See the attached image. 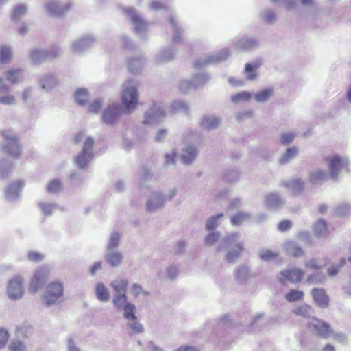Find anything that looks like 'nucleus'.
<instances>
[{"label": "nucleus", "instance_id": "nucleus-1", "mask_svg": "<svg viewBox=\"0 0 351 351\" xmlns=\"http://www.w3.org/2000/svg\"><path fill=\"white\" fill-rule=\"evenodd\" d=\"M188 108L187 104L182 101H173L167 109L162 104H154L145 112L143 123L145 125H156L168 114L187 113Z\"/></svg>", "mask_w": 351, "mask_h": 351}, {"label": "nucleus", "instance_id": "nucleus-2", "mask_svg": "<svg viewBox=\"0 0 351 351\" xmlns=\"http://www.w3.org/2000/svg\"><path fill=\"white\" fill-rule=\"evenodd\" d=\"M120 99L128 114H131L137 110L139 105L137 82L128 80L123 83L120 92Z\"/></svg>", "mask_w": 351, "mask_h": 351}, {"label": "nucleus", "instance_id": "nucleus-3", "mask_svg": "<svg viewBox=\"0 0 351 351\" xmlns=\"http://www.w3.org/2000/svg\"><path fill=\"white\" fill-rule=\"evenodd\" d=\"M74 140L75 143H82V149L76 156L75 163L79 168L84 169L93 159L92 148L94 140L91 136L87 135L84 131L78 132L75 134Z\"/></svg>", "mask_w": 351, "mask_h": 351}, {"label": "nucleus", "instance_id": "nucleus-4", "mask_svg": "<svg viewBox=\"0 0 351 351\" xmlns=\"http://www.w3.org/2000/svg\"><path fill=\"white\" fill-rule=\"evenodd\" d=\"M43 305L50 307L62 302L64 298V286L61 281L55 280L48 283L42 295Z\"/></svg>", "mask_w": 351, "mask_h": 351}, {"label": "nucleus", "instance_id": "nucleus-5", "mask_svg": "<svg viewBox=\"0 0 351 351\" xmlns=\"http://www.w3.org/2000/svg\"><path fill=\"white\" fill-rule=\"evenodd\" d=\"M223 243V249L226 250L225 259L229 263L234 262L244 250V243L239 240V234H230Z\"/></svg>", "mask_w": 351, "mask_h": 351}, {"label": "nucleus", "instance_id": "nucleus-6", "mask_svg": "<svg viewBox=\"0 0 351 351\" xmlns=\"http://www.w3.org/2000/svg\"><path fill=\"white\" fill-rule=\"evenodd\" d=\"M3 142L1 150L13 159H18L21 155V149L17 135L12 130H4L1 132Z\"/></svg>", "mask_w": 351, "mask_h": 351}, {"label": "nucleus", "instance_id": "nucleus-7", "mask_svg": "<svg viewBox=\"0 0 351 351\" xmlns=\"http://www.w3.org/2000/svg\"><path fill=\"white\" fill-rule=\"evenodd\" d=\"M324 160L328 167L330 175L332 178L339 176L340 172L349 165V159L346 156L329 155L325 157Z\"/></svg>", "mask_w": 351, "mask_h": 351}, {"label": "nucleus", "instance_id": "nucleus-8", "mask_svg": "<svg viewBox=\"0 0 351 351\" xmlns=\"http://www.w3.org/2000/svg\"><path fill=\"white\" fill-rule=\"evenodd\" d=\"M23 282V277L19 275L12 277L8 281L7 294L10 300H17L22 298L24 293Z\"/></svg>", "mask_w": 351, "mask_h": 351}, {"label": "nucleus", "instance_id": "nucleus-9", "mask_svg": "<svg viewBox=\"0 0 351 351\" xmlns=\"http://www.w3.org/2000/svg\"><path fill=\"white\" fill-rule=\"evenodd\" d=\"M197 139V136H193L191 138L192 143H189L191 138L188 136L184 137L185 146L180 154L181 160L184 164H191L197 157L198 153L197 148L195 145Z\"/></svg>", "mask_w": 351, "mask_h": 351}, {"label": "nucleus", "instance_id": "nucleus-10", "mask_svg": "<svg viewBox=\"0 0 351 351\" xmlns=\"http://www.w3.org/2000/svg\"><path fill=\"white\" fill-rule=\"evenodd\" d=\"M305 272L298 267H288L281 271L278 276L279 282L284 283L289 282L292 284L300 282L304 276Z\"/></svg>", "mask_w": 351, "mask_h": 351}, {"label": "nucleus", "instance_id": "nucleus-11", "mask_svg": "<svg viewBox=\"0 0 351 351\" xmlns=\"http://www.w3.org/2000/svg\"><path fill=\"white\" fill-rule=\"evenodd\" d=\"M49 271V268L47 266L39 267L34 271L29 282V289L30 292L35 293L41 288Z\"/></svg>", "mask_w": 351, "mask_h": 351}, {"label": "nucleus", "instance_id": "nucleus-12", "mask_svg": "<svg viewBox=\"0 0 351 351\" xmlns=\"http://www.w3.org/2000/svg\"><path fill=\"white\" fill-rule=\"evenodd\" d=\"M112 302L117 309L123 312V316L130 314L132 311H136L135 304L128 300L126 293L113 294Z\"/></svg>", "mask_w": 351, "mask_h": 351}, {"label": "nucleus", "instance_id": "nucleus-13", "mask_svg": "<svg viewBox=\"0 0 351 351\" xmlns=\"http://www.w3.org/2000/svg\"><path fill=\"white\" fill-rule=\"evenodd\" d=\"M165 204L163 193L156 191L152 193L147 199L145 207L146 210L149 212H156L164 208Z\"/></svg>", "mask_w": 351, "mask_h": 351}, {"label": "nucleus", "instance_id": "nucleus-14", "mask_svg": "<svg viewBox=\"0 0 351 351\" xmlns=\"http://www.w3.org/2000/svg\"><path fill=\"white\" fill-rule=\"evenodd\" d=\"M121 114V107L117 103L108 105L104 110L102 121L108 125H112L118 119Z\"/></svg>", "mask_w": 351, "mask_h": 351}, {"label": "nucleus", "instance_id": "nucleus-15", "mask_svg": "<svg viewBox=\"0 0 351 351\" xmlns=\"http://www.w3.org/2000/svg\"><path fill=\"white\" fill-rule=\"evenodd\" d=\"M70 6L69 3H60L57 0H47L43 5L45 12L53 16L63 14Z\"/></svg>", "mask_w": 351, "mask_h": 351}, {"label": "nucleus", "instance_id": "nucleus-16", "mask_svg": "<svg viewBox=\"0 0 351 351\" xmlns=\"http://www.w3.org/2000/svg\"><path fill=\"white\" fill-rule=\"evenodd\" d=\"M96 42L94 36L88 35L73 41L70 46L73 53H81L90 47Z\"/></svg>", "mask_w": 351, "mask_h": 351}, {"label": "nucleus", "instance_id": "nucleus-17", "mask_svg": "<svg viewBox=\"0 0 351 351\" xmlns=\"http://www.w3.org/2000/svg\"><path fill=\"white\" fill-rule=\"evenodd\" d=\"M208 80V77L204 73H199L193 80L191 81L189 80H183L180 82V89L182 92H186L192 88H196L205 83Z\"/></svg>", "mask_w": 351, "mask_h": 351}, {"label": "nucleus", "instance_id": "nucleus-18", "mask_svg": "<svg viewBox=\"0 0 351 351\" xmlns=\"http://www.w3.org/2000/svg\"><path fill=\"white\" fill-rule=\"evenodd\" d=\"M310 327L319 336L324 338L330 337L332 330L330 326L325 322L315 318L312 319L310 323Z\"/></svg>", "mask_w": 351, "mask_h": 351}, {"label": "nucleus", "instance_id": "nucleus-19", "mask_svg": "<svg viewBox=\"0 0 351 351\" xmlns=\"http://www.w3.org/2000/svg\"><path fill=\"white\" fill-rule=\"evenodd\" d=\"M311 295L317 306L321 308H326L329 304V297L325 289L322 288H313L311 291Z\"/></svg>", "mask_w": 351, "mask_h": 351}, {"label": "nucleus", "instance_id": "nucleus-20", "mask_svg": "<svg viewBox=\"0 0 351 351\" xmlns=\"http://www.w3.org/2000/svg\"><path fill=\"white\" fill-rule=\"evenodd\" d=\"M25 182L23 180H14L6 189L5 197L9 200L16 199L20 194L21 189L25 186Z\"/></svg>", "mask_w": 351, "mask_h": 351}, {"label": "nucleus", "instance_id": "nucleus-21", "mask_svg": "<svg viewBox=\"0 0 351 351\" xmlns=\"http://www.w3.org/2000/svg\"><path fill=\"white\" fill-rule=\"evenodd\" d=\"M129 315L123 316L127 322V326L133 333H141L144 330L143 325L136 315V311H132Z\"/></svg>", "mask_w": 351, "mask_h": 351}, {"label": "nucleus", "instance_id": "nucleus-22", "mask_svg": "<svg viewBox=\"0 0 351 351\" xmlns=\"http://www.w3.org/2000/svg\"><path fill=\"white\" fill-rule=\"evenodd\" d=\"M234 48L237 50H249L258 45V40L254 36H245L234 42Z\"/></svg>", "mask_w": 351, "mask_h": 351}, {"label": "nucleus", "instance_id": "nucleus-23", "mask_svg": "<svg viewBox=\"0 0 351 351\" xmlns=\"http://www.w3.org/2000/svg\"><path fill=\"white\" fill-rule=\"evenodd\" d=\"M226 239V237H221L218 232H213L206 237L205 243L207 245H215L216 250L219 252L223 250Z\"/></svg>", "mask_w": 351, "mask_h": 351}, {"label": "nucleus", "instance_id": "nucleus-24", "mask_svg": "<svg viewBox=\"0 0 351 351\" xmlns=\"http://www.w3.org/2000/svg\"><path fill=\"white\" fill-rule=\"evenodd\" d=\"M125 12L130 17L136 32H141L145 31L147 23L141 19L134 10L128 8L125 9Z\"/></svg>", "mask_w": 351, "mask_h": 351}, {"label": "nucleus", "instance_id": "nucleus-25", "mask_svg": "<svg viewBox=\"0 0 351 351\" xmlns=\"http://www.w3.org/2000/svg\"><path fill=\"white\" fill-rule=\"evenodd\" d=\"M283 248L287 254L293 257H300L304 254L302 248L293 240H289L284 243Z\"/></svg>", "mask_w": 351, "mask_h": 351}, {"label": "nucleus", "instance_id": "nucleus-26", "mask_svg": "<svg viewBox=\"0 0 351 351\" xmlns=\"http://www.w3.org/2000/svg\"><path fill=\"white\" fill-rule=\"evenodd\" d=\"M24 72L21 69H11L4 73L5 80L10 84H16L23 80Z\"/></svg>", "mask_w": 351, "mask_h": 351}, {"label": "nucleus", "instance_id": "nucleus-27", "mask_svg": "<svg viewBox=\"0 0 351 351\" xmlns=\"http://www.w3.org/2000/svg\"><path fill=\"white\" fill-rule=\"evenodd\" d=\"M282 186L287 188L293 193H300L304 187V182L300 178H291L282 182Z\"/></svg>", "mask_w": 351, "mask_h": 351}, {"label": "nucleus", "instance_id": "nucleus-28", "mask_svg": "<svg viewBox=\"0 0 351 351\" xmlns=\"http://www.w3.org/2000/svg\"><path fill=\"white\" fill-rule=\"evenodd\" d=\"M314 234L320 238H326L329 235L328 226L324 219H317L313 226Z\"/></svg>", "mask_w": 351, "mask_h": 351}, {"label": "nucleus", "instance_id": "nucleus-29", "mask_svg": "<svg viewBox=\"0 0 351 351\" xmlns=\"http://www.w3.org/2000/svg\"><path fill=\"white\" fill-rule=\"evenodd\" d=\"M73 98L77 104L81 106H85L89 101V91L86 88H77L73 93Z\"/></svg>", "mask_w": 351, "mask_h": 351}, {"label": "nucleus", "instance_id": "nucleus-30", "mask_svg": "<svg viewBox=\"0 0 351 351\" xmlns=\"http://www.w3.org/2000/svg\"><path fill=\"white\" fill-rule=\"evenodd\" d=\"M95 293L98 300L102 302L109 301L110 295L109 289L103 283L98 282L95 287Z\"/></svg>", "mask_w": 351, "mask_h": 351}, {"label": "nucleus", "instance_id": "nucleus-31", "mask_svg": "<svg viewBox=\"0 0 351 351\" xmlns=\"http://www.w3.org/2000/svg\"><path fill=\"white\" fill-rule=\"evenodd\" d=\"M110 286L114 291V294L126 293L128 280L124 278H117L110 282Z\"/></svg>", "mask_w": 351, "mask_h": 351}, {"label": "nucleus", "instance_id": "nucleus-32", "mask_svg": "<svg viewBox=\"0 0 351 351\" xmlns=\"http://www.w3.org/2000/svg\"><path fill=\"white\" fill-rule=\"evenodd\" d=\"M58 84V80L53 75H45L39 80V84L42 89L49 91Z\"/></svg>", "mask_w": 351, "mask_h": 351}, {"label": "nucleus", "instance_id": "nucleus-33", "mask_svg": "<svg viewBox=\"0 0 351 351\" xmlns=\"http://www.w3.org/2000/svg\"><path fill=\"white\" fill-rule=\"evenodd\" d=\"M105 260L111 266L117 267L121 263L123 255L117 250H107Z\"/></svg>", "mask_w": 351, "mask_h": 351}, {"label": "nucleus", "instance_id": "nucleus-34", "mask_svg": "<svg viewBox=\"0 0 351 351\" xmlns=\"http://www.w3.org/2000/svg\"><path fill=\"white\" fill-rule=\"evenodd\" d=\"M328 263V259L319 258H311L306 260L304 263L305 267L307 269L317 271L323 268Z\"/></svg>", "mask_w": 351, "mask_h": 351}, {"label": "nucleus", "instance_id": "nucleus-35", "mask_svg": "<svg viewBox=\"0 0 351 351\" xmlns=\"http://www.w3.org/2000/svg\"><path fill=\"white\" fill-rule=\"evenodd\" d=\"M38 205L45 216L52 215L60 208L57 204L48 201H40Z\"/></svg>", "mask_w": 351, "mask_h": 351}, {"label": "nucleus", "instance_id": "nucleus-36", "mask_svg": "<svg viewBox=\"0 0 351 351\" xmlns=\"http://www.w3.org/2000/svg\"><path fill=\"white\" fill-rule=\"evenodd\" d=\"M265 204L271 208H278L283 205V199L276 193H270L265 197Z\"/></svg>", "mask_w": 351, "mask_h": 351}, {"label": "nucleus", "instance_id": "nucleus-37", "mask_svg": "<svg viewBox=\"0 0 351 351\" xmlns=\"http://www.w3.org/2000/svg\"><path fill=\"white\" fill-rule=\"evenodd\" d=\"M175 49L171 47H166L162 49L156 57L157 63H162L171 60L175 55Z\"/></svg>", "mask_w": 351, "mask_h": 351}, {"label": "nucleus", "instance_id": "nucleus-38", "mask_svg": "<svg viewBox=\"0 0 351 351\" xmlns=\"http://www.w3.org/2000/svg\"><path fill=\"white\" fill-rule=\"evenodd\" d=\"M145 60L143 57L134 58L129 60L128 66L130 72L137 73L143 68Z\"/></svg>", "mask_w": 351, "mask_h": 351}, {"label": "nucleus", "instance_id": "nucleus-39", "mask_svg": "<svg viewBox=\"0 0 351 351\" xmlns=\"http://www.w3.org/2000/svg\"><path fill=\"white\" fill-rule=\"evenodd\" d=\"M253 97V94L248 91H241L232 95L231 101L234 104H241L250 101Z\"/></svg>", "mask_w": 351, "mask_h": 351}, {"label": "nucleus", "instance_id": "nucleus-40", "mask_svg": "<svg viewBox=\"0 0 351 351\" xmlns=\"http://www.w3.org/2000/svg\"><path fill=\"white\" fill-rule=\"evenodd\" d=\"M304 293L302 290L291 289L285 294L284 298L290 303L299 302L303 300Z\"/></svg>", "mask_w": 351, "mask_h": 351}, {"label": "nucleus", "instance_id": "nucleus-41", "mask_svg": "<svg viewBox=\"0 0 351 351\" xmlns=\"http://www.w3.org/2000/svg\"><path fill=\"white\" fill-rule=\"evenodd\" d=\"M260 64L258 62L247 63L245 66V75L247 80L253 81L258 77V69Z\"/></svg>", "mask_w": 351, "mask_h": 351}, {"label": "nucleus", "instance_id": "nucleus-42", "mask_svg": "<svg viewBox=\"0 0 351 351\" xmlns=\"http://www.w3.org/2000/svg\"><path fill=\"white\" fill-rule=\"evenodd\" d=\"M234 275L237 281L243 282L252 276V273L248 267L245 265H240L235 271Z\"/></svg>", "mask_w": 351, "mask_h": 351}, {"label": "nucleus", "instance_id": "nucleus-43", "mask_svg": "<svg viewBox=\"0 0 351 351\" xmlns=\"http://www.w3.org/2000/svg\"><path fill=\"white\" fill-rule=\"evenodd\" d=\"M12 60V51L10 47L7 45L0 46V64H8Z\"/></svg>", "mask_w": 351, "mask_h": 351}, {"label": "nucleus", "instance_id": "nucleus-44", "mask_svg": "<svg viewBox=\"0 0 351 351\" xmlns=\"http://www.w3.org/2000/svg\"><path fill=\"white\" fill-rule=\"evenodd\" d=\"M327 173L319 168L313 169L309 174V181L313 184L322 182L326 179Z\"/></svg>", "mask_w": 351, "mask_h": 351}, {"label": "nucleus", "instance_id": "nucleus-45", "mask_svg": "<svg viewBox=\"0 0 351 351\" xmlns=\"http://www.w3.org/2000/svg\"><path fill=\"white\" fill-rule=\"evenodd\" d=\"M273 95L274 89L271 88H267L257 92L253 95V97L257 102L264 103L267 101Z\"/></svg>", "mask_w": 351, "mask_h": 351}, {"label": "nucleus", "instance_id": "nucleus-46", "mask_svg": "<svg viewBox=\"0 0 351 351\" xmlns=\"http://www.w3.org/2000/svg\"><path fill=\"white\" fill-rule=\"evenodd\" d=\"M230 55L229 50L227 48L222 49L219 56H208L202 62H200V64H206L209 63H215L219 61L224 60L228 57Z\"/></svg>", "mask_w": 351, "mask_h": 351}, {"label": "nucleus", "instance_id": "nucleus-47", "mask_svg": "<svg viewBox=\"0 0 351 351\" xmlns=\"http://www.w3.org/2000/svg\"><path fill=\"white\" fill-rule=\"evenodd\" d=\"M221 119L214 115L204 117L201 122L202 125L206 129H213L219 125Z\"/></svg>", "mask_w": 351, "mask_h": 351}, {"label": "nucleus", "instance_id": "nucleus-48", "mask_svg": "<svg viewBox=\"0 0 351 351\" xmlns=\"http://www.w3.org/2000/svg\"><path fill=\"white\" fill-rule=\"evenodd\" d=\"M326 276L319 270L310 274L306 278V282L311 285L321 284L325 282Z\"/></svg>", "mask_w": 351, "mask_h": 351}, {"label": "nucleus", "instance_id": "nucleus-49", "mask_svg": "<svg viewBox=\"0 0 351 351\" xmlns=\"http://www.w3.org/2000/svg\"><path fill=\"white\" fill-rule=\"evenodd\" d=\"M252 219L250 214L244 212H239L231 219V223L233 226H239L245 222L250 221Z\"/></svg>", "mask_w": 351, "mask_h": 351}, {"label": "nucleus", "instance_id": "nucleus-50", "mask_svg": "<svg viewBox=\"0 0 351 351\" xmlns=\"http://www.w3.org/2000/svg\"><path fill=\"white\" fill-rule=\"evenodd\" d=\"M104 100L103 98H97L93 100L90 104H87L86 111L89 114H98L103 106Z\"/></svg>", "mask_w": 351, "mask_h": 351}, {"label": "nucleus", "instance_id": "nucleus-51", "mask_svg": "<svg viewBox=\"0 0 351 351\" xmlns=\"http://www.w3.org/2000/svg\"><path fill=\"white\" fill-rule=\"evenodd\" d=\"M14 164L12 161L3 159L0 161V176L6 177L14 168Z\"/></svg>", "mask_w": 351, "mask_h": 351}, {"label": "nucleus", "instance_id": "nucleus-52", "mask_svg": "<svg viewBox=\"0 0 351 351\" xmlns=\"http://www.w3.org/2000/svg\"><path fill=\"white\" fill-rule=\"evenodd\" d=\"M259 258L263 261H271L278 258V253L269 249H261L258 253Z\"/></svg>", "mask_w": 351, "mask_h": 351}, {"label": "nucleus", "instance_id": "nucleus-53", "mask_svg": "<svg viewBox=\"0 0 351 351\" xmlns=\"http://www.w3.org/2000/svg\"><path fill=\"white\" fill-rule=\"evenodd\" d=\"M31 60L35 64L45 62L47 59V53L39 49H34L30 53Z\"/></svg>", "mask_w": 351, "mask_h": 351}, {"label": "nucleus", "instance_id": "nucleus-54", "mask_svg": "<svg viewBox=\"0 0 351 351\" xmlns=\"http://www.w3.org/2000/svg\"><path fill=\"white\" fill-rule=\"evenodd\" d=\"M8 351H27L25 341L19 339H12L8 346Z\"/></svg>", "mask_w": 351, "mask_h": 351}, {"label": "nucleus", "instance_id": "nucleus-55", "mask_svg": "<svg viewBox=\"0 0 351 351\" xmlns=\"http://www.w3.org/2000/svg\"><path fill=\"white\" fill-rule=\"evenodd\" d=\"M346 259L342 258L337 264H333L327 269V274L329 277L336 276L340 271V269L344 267Z\"/></svg>", "mask_w": 351, "mask_h": 351}, {"label": "nucleus", "instance_id": "nucleus-56", "mask_svg": "<svg viewBox=\"0 0 351 351\" xmlns=\"http://www.w3.org/2000/svg\"><path fill=\"white\" fill-rule=\"evenodd\" d=\"M170 23L173 30V42L174 43H178L181 41L182 34L180 27L176 25V21L173 17H171Z\"/></svg>", "mask_w": 351, "mask_h": 351}, {"label": "nucleus", "instance_id": "nucleus-57", "mask_svg": "<svg viewBox=\"0 0 351 351\" xmlns=\"http://www.w3.org/2000/svg\"><path fill=\"white\" fill-rule=\"evenodd\" d=\"M121 234L117 232H113L110 234L109 241L107 245V250H112L117 247L119 245Z\"/></svg>", "mask_w": 351, "mask_h": 351}, {"label": "nucleus", "instance_id": "nucleus-58", "mask_svg": "<svg viewBox=\"0 0 351 351\" xmlns=\"http://www.w3.org/2000/svg\"><path fill=\"white\" fill-rule=\"evenodd\" d=\"M298 154V149L295 147L287 149L285 153L281 156L280 161L282 164H286L290 162Z\"/></svg>", "mask_w": 351, "mask_h": 351}, {"label": "nucleus", "instance_id": "nucleus-59", "mask_svg": "<svg viewBox=\"0 0 351 351\" xmlns=\"http://www.w3.org/2000/svg\"><path fill=\"white\" fill-rule=\"evenodd\" d=\"M223 214H218L209 218L206 223V229L211 230L217 228L221 222Z\"/></svg>", "mask_w": 351, "mask_h": 351}, {"label": "nucleus", "instance_id": "nucleus-60", "mask_svg": "<svg viewBox=\"0 0 351 351\" xmlns=\"http://www.w3.org/2000/svg\"><path fill=\"white\" fill-rule=\"evenodd\" d=\"M27 8L23 5L15 7L12 13V19L14 21H19L27 13Z\"/></svg>", "mask_w": 351, "mask_h": 351}, {"label": "nucleus", "instance_id": "nucleus-61", "mask_svg": "<svg viewBox=\"0 0 351 351\" xmlns=\"http://www.w3.org/2000/svg\"><path fill=\"white\" fill-rule=\"evenodd\" d=\"M293 312L297 315H300V316H302V317H308L312 313L313 309L310 306H308L306 304H303L298 306L297 308H295L293 310Z\"/></svg>", "mask_w": 351, "mask_h": 351}, {"label": "nucleus", "instance_id": "nucleus-62", "mask_svg": "<svg viewBox=\"0 0 351 351\" xmlns=\"http://www.w3.org/2000/svg\"><path fill=\"white\" fill-rule=\"evenodd\" d=\"M61 189L62 182L58 179L51 180L47 185V191L49 193H57Z\"/></svg>", "mask_w": 351, "mask_h": 351}, {"label": "nucleus", "instance_id": "nucleus-63", "mask_svg": "<svg viewBox=\"0 0 351 351\" xmlns=\"http://www.w3.org/2000/svg\"><path fill=\"white\" fill-rule=\"evenodd\" d=\"M131 293L136 298L140 295L146 296L149 295V292L145 290L141 285L137 283L132 284L131 287Z\"/></svg>", "mask_w": 351, "mask_h": 351}, {"label": "nucleus", "instance_id": "nucleus-64", "mask_svg": "<svg viewBox=\"0 0 351 351\" xmlns=\"http://www.w3.org/2000/svg\"><path fill=\"white\" fill-rule=\"evenodd\" d=\"M179 269L176 265H170L166 268L165 276L169 280H173L176 278Z\"/></svg>", "mask_w": 351, "mask_h": 351}]
</instances>
